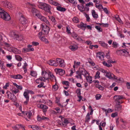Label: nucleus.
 Segmentation results:
<instances>
[{"label": "nucleus", "mask_w": 130, "mask_h": 130, "mask_svg": "<svg viewBox=\"0 0 130 130\" xmlns=\"http://www.w3.org/2000/svg\"><path fill=\"white\" fill-rule=\"evenodd\" d=\"M31 11L33 13H36L35 15L37 16L41 21L45 22L47 24H49V21L46 20V18L43 16H42L39 13V11L36 9L33 8L32 9Z\"/></svg>", "instance_id": "obj_1"}, {"label": "nucleus", "mask_w": 130, "mask_h": 130, "mask_svg": "<svg viewBox=\"0 0 130 130\" xmlns=\"http://www.w3.org/2000/svg\"><path fill=\"white\" fill-rule=\"evenodd\" d=\"M4 44L5 46V49L9 51L12 52L15 54H20L21 53V51L20 50L16 48L12 47L11 45L8 43L5 42Z\"/></svg>", "instance_id": "obj_2"}, {"label": "nucleus", "mask_w": 130, "mask_h": 130, "mask_svg": "<svg viewBox=\"0 0 130 130\" xmlns=\"http://www.w3.org/2000/svg\"><path fill=\"white\" fill-rule=\"evenodd\" d=\"M38 6L39 8L43 9L49 13H51L49 5L46 4L44 3H40Z\"/></svg>", "instance_id": "obj_3"}, {"label": "nucleus", "mask_w": 130, "mask_h": 130, "mask_svg": "<svg viewBox=\"0 0 130 130\" xmlns=\"http://www.w3.org/2000/svg\"><path fill=\"white\" fill-rule=\"evenodd\" d=\"M0 17L6 21H9L11 18L9 15L5 11L3 12H0Z\"/></svg>", "instance_id": "obj_4"}, {"label": "nucleus", "mask_w": 130, "mask_h": 130, "mask_svg": "<svg viewBox=\"0 0 130 130\" xmlns=\"http://www.w3.org/2000/svg\"><path fill=\"white\" fill-rule=\"evenodd\" d=\"M124 98V97L122 95H116L114 96V99L117 104L119 105L121 104L123 101V99Z\"/></svg>", "instance_id": "obj_5"}, {"label": "nucleus", "mask_w": 130, "mask_h": 130, "mask_svg": "<svg viewBox=\"0 0 130 130\" xmlns=\"http://www.w3.org/2000/svg\"><path fill=\"white\" fill-rule=\"evenodd\" d=\"M42 27V31L44 33L43 34L46 35L49 32L50 28L47 25H41Z\"/></svg>", "instance_id": "obj_6"}, {"label": "nucleus", "mask_w": 130, "mask_h": 130, "mask_svg": "<svg viewBox=\"0 0 130 130\" xmlns=\"http://www.w3.org/2000/svg\"><path fill=\"white\" fill-rule=\"evenodd\" d=\"M29 92L27 91H25L23 94L24 97L26 99V101L24 102V104L25 105L27 104L29 100Z\"/></svg>", "instance_id": "obj_7"}, {"label": "nucleus", "mask_w": 130, "mask_h": 130, "mask_svg": "<svg viewBox=\"0 0 130 130\" xmlns=\"http://www.w3.org/2000/svg\"><path fill=\"white\" fill-rule=\"evenodd\" d=\"M50 72L47 73L45 71L42 72V77L44 79L48 80L49 79Z\"/></svg>", "instance_id": "obj_8"}, {"label": "nucleus", "mask_w": 130, "mask_h": 130, "mask_svg": "<svg viewBox=\"0 0 130 130\" xmlns=\"http://www.w3.org/2000/svg\"><path fill=\"white\" fill-rule=\"evenodd\" d=\"M10 36L13 38L16 39L17 40L18 39L19 36L17 34V32L14 31H12L10 32Z\"/></svg>", "instance_id": "obj_9"}, {"label": "nucleus", "mask_w": 130, "mask_h": 130, "mask_svg": "<svg viewBox=\"0 0 130 130\" xmlns=\"http://www.w3.org/2000/svg\"><path fill=\"white\" fill-rule=\"evenodd\" d=\"M56 60L57 63L60 66L62 67H64L65 66V64L64 60L58 58H57Z\"/></svg>", "instance_id": "obj_10"}, {"label": "nucleus", "mask_w": 130, "mask_h": 130, "mask_svg": "<svg viewBox=\"0 0 130 130\" xmlns=\"http://www.w3.org/2000/svg\"><path fill=\"white\" fill-rule=\"evenodd\" d=\"M37 120L39 121H41L42 120L46 121L49 120L48 118L44 117L43 116H40L39 115H38L37 116Z\"/></svg>", "instance_id": "obj_11"}, {"label": "nucleus", "mask_w": 130, "mask_h": 130, "mask_svg": "<svg viewBox=\"0 0 130 130\" xmlns=\"http://www.w3.org/2000/svg\"><path fill=\"white\" fill-rule=\"evenodd\" d=\"M55 71L56 74L60 75H63L65 73V71L64 70L61 69H55Z\"/></svg>", "instance_id": "obj_12"}, {"label": "nucleus", "mask_w": 130, "mask_h": 130, "mask_svg": "<svg viewBox=\"0 0 130 130\" xmlns=\"http://www.w3.org/2000/svg\"><path fill=\"white\" fill-rule=\"evenodd\" d=\"M10 77L11 78L16 79H20L22 78H23V76L19 74L11 75Z\"/></svg>", "instance_id": "obj_13"}, {"label": "nucleus", "mask_w": 130, "mask_h": 130, "mask_svg": "<svg viewBox=\"0 0 130 130\" xmlns=\"http://www.w3.org/2000/svg\"><path fill=\"white\" fill-rule=\"evenodd\" d=\"M77 25L78 27L84 30L85 28L87 27L88 29H91V26L89 25Z\"/></svg>", "instance_id": "obj_14"}, {"label": "nucleus", "mask_w": 130, "mask_h": 130, "mask_svg": "<svg viewBox=\"0 0 130 130\" xmlns=\"http://www.w3.org/2000/svg\"><path fill=\"white\" fill-rule=\"evenodd\" d=\"M19 22L20 24H25L27 23V20L23 16H21L19 19Z\"/></svg>", "instance_id": "obj_15"}, {"label": "nucleus", "mask_w": 130, "mask_h": 130, "mask_svg": "<svg viewBox=\"0 0 130 130\" xmlns=\"http://www.w3.org/2000/svg\"><path fill=\"white\" fill-rule=\"evenodd\" d=\"M105 76L110 79H112L114 75L110 72L107 71L105 73Z\"/></svg>", "instance_id": "obj_16"}, {"label": "nucleus", "mask_w": 130, "mask_h": 130, "mask_svg": "<svg viewBox=\"0 0 130 130\" xmlns=\"http://www.w3.org/2000/svg\"><path fill=\"white\" fill-rule=\"evenodd\" d=\"M47 63L49 65L55 66H57V63L55 61L53 60H50L47 62Z\"/></svg>", "instance_id": "obj_17"}, {"label": "nucleus", "mask_w": 130, "mask_h": 130, "mask_svg": "<svg viewBox=\"0 0 130 130\" xmlns=\"http://www.w3.org/2000/svg\"><path fill=\"white\" fill-rule=\"evenodd\" d=\"M2 3L4 6L7 8H11L12 5L9 2H7V1H3Z\"/></svg>", "instance_id": "obj_18"}, {"label": "nucleus", "mask_w": 130, "mask_h": 130, "mask_svg": "<svg viewBox=\"0 0 130 130\" xmlns=\"http://www.w3.org/2000/svg\"><path fill=\"white\" fill-rule=\"evenodd\" d=\"M79 72L82 75H83L85 77L87 76L88 74L87 71L84 69H82L80 70Z\"/></svg>", "instance_id": "obj_19"}, {"label": "nucleus", "mask_w": 130, "mask_h": 130, "mask_svg": "<svg viewBox=\"0 0 130 130\" xmlns=\"http://www.w3.org/2000/svg\"><path fill=\"white\" fill-rule=\"evenodd\" d=\"M104 53L103 52H100L97 53L96 56L99 57L100 59H101L104 58Z\"/></svg>", "instance_id": "obj_20"}, {"label": "nucleus", "mask_w": 130, "mask_h": 130, "mask_svg": "<svg viewBox=\"0 0 130 130\" xmlns=\"http://www.w3.org/2000/svg\"><path fill=\"white\" fill-rule=\"evenodd\" d=\"M69 48L72 51H74L77 49L78 47L76 45H70L69 46Z\"/></svg>", "instance_id": "obj_21"}, {"label": "nucleus", "mask_w": 130, "mask_h": 130, "mask_svg": "<svg viewBox=\"0 0 130 130\" xmlns=\"http://www.w3.org/2000/svg\"><path fill=\"white\" fill-rule=\"evenodd\" d=\"M8 98L12 101H15L17 99L16 96L14 94H11V95L8 97Z\"/></svg>", "instance_id": "obj_22"}, {"label": "nucleus", "mask_w": 130, "mask_h": 130, "mask_svg": "<svg viewBox=\"0 0 130 130\" xmlns=\"http://www.w3.org/2000/svg\"><path fill=\"white\" fill-rule=\"evenodd\" d=\"M84 4H82V6H80L79 5L77 6V7L78 9L82 12H83L85 10V8L84 6L83 5Z\"/></svg>", "instance_id": "obj_23"}, {"label": "nucleus", "mask_w": 130, "mask_h": 130, "mask_svg": "<svg viewBox=\"0 0 130 130\" xmlns=\"http://www.w3.org/2000/svg\"><path fill=\"white\" fill-rule=\"evenodd\" d=\"M122 109V106L121 105H118V104H116L115 107V110L116 111H119L121 110Z\"/></svg>", "instance_id": "obj_24"}, {"label": "nucleus", "mask_w": 130, "mask_h": 130, "mask_svg": "<svg viewBox=\"0 0 130 130\" xmlns=\"http://www.w3.org/2000/svg\"><path fill=\"white\" fill-rule=\"evenodd\" d=\"M34 50V49L33 48H23L22 50V52H29L30 51H33Z\"/></svg>", "instance_id": "obj_25"}, {"label": "nucleus", "mask_w": 130, "mask_h": 130, "mask_svg": "<svg viewBox=\"0 0 130 130\" xmlns=\"http://www.w3.org/2000/svg\"><path fill=\"white\" fill-rule=\"evenodd\" d=\"M49 79L52 81L54 82V81H55V82H56L55 77L51 73Z\"/></svg>", "instance_id": "obj_26"}, {"label": "nucleus", "mask_w": 130, "mask_h": 130, "mask_svg": "<svg viewBox=\"0 0 130 130\" xmlns=\"http://www.w3.org/2000/svg\"><path fill=\"white\" fill-rule=\"evenodd\" d=\"M10 90L11 91L12 93L15 94L19 91V90L15 88H13L12 89H10Z\"/></svg>", "instance_id": "obj_27"}, {"label": "nucleus", "mask_w": 130, "mask_h": 130, "mask_svg": "<svg viewBox=\"0 0 130 130\" xmlns=\"http://www.w3.org/2000/svg\"><path fill=\"white\" fill-rule=\"evenodd\" d=\"M56 8L57 10L61 12L64 11L66 10V9L65 8L60 6H58Z\"/></svg>", "instance_id": "obj_28"}, {"label": "nucleus", "mask_w": 130, "mask_h": 130, "mask_svg": "<svg viewBox=\"0 0 130 130\" xmlns=\"http://www.w3.org/2000/svg\"><path fill=\"white\" fill-rule=\"evenodd\" d=\"M90 114L89 113H88L86 117L85 122L86 123H88L90 121Z\"/></svg>", "instance_id": "obj_29"}, {"label": "nucleus", "mask_w": 130, "mask_h": 130, "mask_svg": "<svg viewBox=\"0 0 130 130\" xmlns=\"http://www.w3.org/2000/svg\"><path fill=\"white\" fill-rule=\"evenodd\" d=\"M99 43L101 45V46L107 48V44L105 43L104 42L101 41H99Z\"/></svg>", "instance_id": "obj_30"}, {"label": "nucleus", "mask_w": 130, "mask_h": 130, "mask_svg": "<svg viewBox=\"0 0 130 130\" xmlns=\"http://www.w3.org/2000/svg\"><path fill=\"white\" fill-rule=\"evenodd\" d=\"M92 15L94 18H98V15L96 13L94 10H92Z\"/></svg>", "instance_id": "obj_31"}, {"label": "nucleus", "mask_w": 130, "mask_h": 130, "mask_svg": "<svg viewBox=\"0 0 130 130\" xmlns=\"http://www.w3.org/2000/svg\"><path fill=\"white\" fill-rule=\"evenodd\" d=\"M86 77L87 80L88 82L90 84L92 83V82L91 76L87 75Z\"/></svg>", "instance_id": "obj_32"}, {"label": "nucleus", "mask_w": 130, "mask_h": 130, "mask_svg": "<svg viewBox=\"0 0 130 130\" xmlns=\"http://www.w3.org/2000/svg\"><path fill=\"white\" fill-rule=\"evenodd\" d=\"M115 17L116 19L118 21L120 24H123L121 20L120 19V18L119 17V16L118 15L116 14L115 16Z\"/></svg>", "instance_id": "obj_33"}, {"label": "nucleus", "mask_w": 130, "mask_h": 130, "mask_svg": "<svg viewBox=\"0 0 130 130\" xmlns=\"http://www.w3.org/2000/svg\"><path fill=\"white\" fill-rule=\"evenodd\" d=\"M4 61L0 60V66L1 68L3 70L5 69L4 65Z\"/></svg>", "instance_id": "obj_34"}, {"label": "nucleus", "mask_w": 130, "mask_h": 130, "mask_svg": "<svg viewBox=\"0 0 130 130\" xmlns=\"http://www.w3.org/2000/svg\"><path fill=\"white\" fill-rule=\"evenodd\" d=\"M20 124H17L15 126L12 127L15 130H18L20 128Z\"/></svg>", "instance_id": "obj_35"}, {"label": "nucleus", "mask_w": 130, "mask_h": 130, "mask_svg": "<svg viewBox=\"0 0 130 130\" xmlns=\"http://www.w3.org/2000/svg\"><path fill=\"white\" fill-rule=\"evenodd\" d=\"M13 84L14 86H15L17 87V89H18L19 90L20 89V90H21L22 89V87L21 86L18 85L15 83H13Z\"/></svg>", "instance_id": "obj_36"}, {"label": "nucleus", "mask_w": 130, "mask_h": 130, "mask_svg": "<svg viewBox=\"0 0 130 130\" xmlns=\"http://www.w3.org/2000/svg\"><path fill=\"white\" fill-rule=\"evenodd\" d=\"M103 63L104 66L108 67H111L112 66L111 64H108L107 62L105 61L103 62Z\"/></svg>", "instance_id": "obj_37"}, {"label": "nucleus", "mask_w": 130, "mask_h": 130, "mask_svg": "<svg viewBox=\"0 0 130 130\" xmlns=\"http://www.w3.org/2000/svg\"><path fill=\"white\" fill-rule=\"evenodd\" d=\"M42 109H43V111L45 113L47 111V110L48 109V107L46 106L43 105Z\"/></svg>", "instance_id": "obj_38"}, {"label": "nucleus", "mask_w": 130, "mask_h": 130, "mask_svg": "<svg viewBox=\"0 0 130 130\" xmlns=\"http://www.w3.org/2000/svg\"><path fill=\"white\" fill-rule=\"evenodd\" d=\"M32 129L34 130H41V128L36 125H33Z\"/></svg>", "instance_id": "obj_39"}, {"label": "nucleus", "mask_w": 130, "mask_h": 130, "mask_svg": "<svg viewBox=\"0 0 130 130\" xmlns=\"http://www.w3.org/2000/svg\"><path fill=\"white\" fill-rule=\"evenodd\" d=\"M56 82L55 84L53 85L52 86L53 90L54 91L57 90L58 88V85L56 84Z\"/></svg>", "instance_id": "obj_40"}, {"label": "nucleus", "mask_w": 130, "mask_h": 130, "mask_svg": "<svg viewBox=\"0 0 130 130\" xmlns=\"http://www.w3.org/2000/svg\"><path fill=\"white\" fill-rule=\"evenodd\" d=\"M26 115H27V116L29 119H30L31 116L32 115V113L31 111H29L28 113H27Z\"/></svg>", "instance_id": "obj_41"}, {"label": "nucleus", "mask_w": 130, "mask_h": 130, "mask_svg": "<svg viewBox=\"0 0 130 130\" xmlns=\"http://www.w3.org/2000/svg\"><path fill=\"white\" fill-rule=\"evenodd\" d=\"M40 39L42 41L45 42L46 43L48 42L47 39L45 38V37L44 36L40 38Z\"/></svg>", "instance_id": "obj_42"}, {"label": "nucleus", "mask_w": 130, "mask_h": 130, "mask_svg": "<svg viewBox=\"0 0 130 130\" xmlns=\"http://www.w3.org/2000/svg\"><path fill=\"white\" fill-rule=\"evenodd\" d=\"M72 20L73 22L76 23H77L79 22L78 18L76 17H74Z\"/></svg>", "instance_id": "obj_43"}, {"label": "nucleus", "mask_w": 130, "mask_h": 130, "mask_svg": "<svg viewBox=\"0 0 130 130\" xmlns=\"http://www.w3.org/2000/svg\"><path fill=\"white\" fill-rule=\"evenodd\" d=\"M96 87L99 89L100 90H103L104 89V88L99 85H96Z\"/></svg>", "instance_id": "obj_44"}, {"label": "nucleus", "mask_w": 130, "mask_h": 130, "mask_svg": "<svg viewBox=\"0 0 130 130\" xmlns=\"http://www.w3.org/2000/svg\"><path fill=\"white\" fill-rule=\"evenodd\" d=\"M15 57L16 59L19 61H21L22 59V58L19 55H15Z\"/></svg>", "instance_id": "obj_45"}, {"label": "nucleus", "mask_w": 130, "mask_h": 130, "mask_svg": "<svg viewBox=\"0 0 130 130\" xmlns=\"http://www.w3.org/2000/svg\"><path fill=\"white\" fill-rule=\"evenodd\" d=\"M43 33H44L43 31H41L38 34V36L39 37V38H40L42 37H43V35H45L43 34Z\"/></svg>", "instance_id": "obj_46"}, {"label": "nucleus", "mask_w": 130, "mask_h": 130, "mask_svg": "<svg viewBox=\"0 0 130 130\" xmlns=\"http://www.w3.org/2000/svg\"><path fill=\"white\" fill-rule=\"evenodd\" d=\"M122 52H123L124 53L126 52L127 54L128 53V52L126 50L124 49L118 50L117 51V53H118V52L121 53Z\"/></svg>", "instance_id": "obj_47"}, {"label": "nucleus", "mask_w": 130, "mask_h": 130, "mask_svg": "<svg viewBox=\"0 0 130 130\" xmlns=\"http://www.w3.org/2000/svg\"><path fill=\"white\" fill-rule=\"evenodd\" d=\"M64 1L66 2L67 3H68L69 2L67 1H69L70 3L74 4L75 3V1L74 0H64Z\"/></svg>", "instance_id": "obj_48"}, {"label": "nucleus", "mask_w": 130, "mask_h": 130, "mask_svg": "<svg viewBox=\"0 0 130 130\" xmlns=\"http://www.w3.org/2000/svg\"><path fill=\"white\" fill-rule=\"evenodd\" d=\"M63 119H64V121L63 122V123H64L66 125L70 123V121L68 119H65L64 118H63Z\"/></svg>", "instance_id": "obj_49"}, {"label": "nucleus", "mask_w": 130, "mask_h": 130, "mask_svg": "<svg viewBox=\"0 0 130 130\" xmlns=\"http://www.w3.org/2000/svg\"><path fill=\"white\" fill-rule=\"evenodd\" d=\"M107 19H106L104 20H103L102 22L103 23L101 24L100 23H97L98 24H108L107 23Z\"/></svg>", "instance_id": "obj_50"}, {"label": "nucleus", "mask_w": 130, "mask_h": 130, "mask_svg": "<svg viewBox=\"0 0 130 130\" xmlns=\"http://www.w3.org/2000/svg\"><path fill=\"white\" fill-rule=\"evenodd\" d=\"M30 74L32 76H35L37 75V73L36 72L34 71H31Z\"/></svg>", "instance_id": "obj_51"}, {"label": "nucleus", "mask_w": 130, "mask_h": 130, "mask_svg": "<svg viewBox=\"0 0 130 130\" xmlns=\"http://www.w3.org/2000/svg\"><path fill=\"white\" fill-rule=\"evenodd\" d=\"M80 63V62H77L75 61H74V64L76 66V67H77L78 66H79Z\"/></svg>", "instance_id": "obj_52"}, {"label": "nucleus", "mask_w": 130, "mask_h": 130, "mask_svg": "<svg viewBox=\"0 0 130 130\" xmlns=\"http://www.w3.org/2000/svg\"><path fill=\"white\" fill-rule=\"evenodd\" d=\"M118 44L116 42H113L112 43V47L114 48H116Z\"/></svg>", "instance_id": "obj_53"}, {"label": "nucleus", "mask_w": 130, "mask_h": 130, "mask_svg": "<svg viewBox=\"0 0 130 130\" xmlns=\"http://www.w3.org/2000/svg\"><path fill=\"white\" fill-rule=\"evenodd\" d=\"M102 97V95L99 94L96 95L95 96L96 99L97 100H99Z\"/></svg>", "instance_id": "obj_54"}, {"label": "nucleus", "mask_w": 130, "mask_h": 130, "mask_svg": "<svg viewBox=\"0 0 130 130\" xmlns=\"http://www.w3.org/2000/svg\"><path fill=\"white\" fill-rule=\"evenodd\" d=\"M95 28L98 30L99 32H101L102 31V29L101 28L100 26H96Z\"/></svg>", "instance_id": "obj_55"}, {"label": "nucleus", "mask_w": 130, "mask_h": 130, "mask_svg": "<svg viewBox=\"0 0 130 130\" xmlns=\"http://www.w3.org/2000/svg\"><path fill=\"white\" fill-rule=\"evenodd\" d=\"M66 31L67 32V33L69 34H70L71 33L70 31V28L69 26H68L66 27Z\"/></svg>", "instance_id": "obj_56"}, {"label": "nucleus", "mask_w": 130, "mask_h": 130, "mask_svg": "<svg viewBox=\"0 0 130 130\" xmlns=\"http://www.w3.org/2000/svg\"><path fill=\"white\" fill-rule=\"evenodd\" d=\"M96 8H98L99 9H103V7L102 5L99 4L98 5H96Z\"/></svg>", "instance_id": "obj_57"}, {"label": "nucleus", "mask_w": 130, "mask_h": 130, "mask_svg": "<svg viewBox=\"0 0 130 130\" xmlns=\"http://www.w3.org/2000/svg\"><path fill=\"white\" fill-rule=\"evenodd\" d=\"M9 83H7L6 84L5 86L3 87V89H7L8 87L9 86Z\"/></svg>", "instance_id": "obj_58"}, {"label": "nucleus", "mask_w": 130, "mask_h": 130, "mask_svg": "<svg viewBox=\"0 0 130 130\" xmlns=\"http://www.w3.org/2000/svg\"><path fill=\"white\" fill-rule=\"evenodd\" d=\"M81 90L80 89H78L76 90V92L77 94V95H80L81 94Z\"/></svg>", "instance_id": "obj_59"}, {"label": "nucleus", "mask_w": 130, "mask_h": 130, "mask_svg": "<svg viewBox=\"0 0 130 130\" xmlns=\"http://www.w3.org/2000/svg\"><path fill=\"white\" fill-rule=\"evenodd\" d=\"M76 73L77 74V75H78V76L79 77V78L80 79H82V74L80 73L79 71H76Z\"/></svg>", "instance_id": "obj_60"}, {"label": "nucleus", "mask_w": 130, "mask_h": 130, "mask_svg": "<svg viewBox=\"0 0 130 130\" xmlns=\"http://www.w3.org/2000/svg\"><path fill=\"white\" fill-rule=\"evenodd\" d=\"M62 83L67 86H69V83L67 81H63L62 82Z\"/></svg>", "instance_id": "obj_61"}, {"label": "nucleus", "mask_w": 130, "mask_h": 130, "mask_svg": "<svg viewBox=\"0 0 130 130\" xmlns=\"http://www.w3.org/2000/svg\"><path fill=\"white\" fill-rule=\"evenodd\" d=\"M100 74V72L99 71H97L95 77L96 78L100 77L99 75Z\"/></svg>", "instance_id": "obj_62"}, {"label": "nucleus", "mask_w": 130, "mask_h": 130, "mask_svg": "<svg viewBox=\"0 0 130 130\" xmlns=\"http://www.w3.org/2000/svg\"><path fill=\"white\" fill-rule=\"evenodd\" d=\"M118 115V113L117 112H115V113H113L111 115V117L114 118L117 116Z\"/></svg>", "instance_id": "obj_63"}, {"label": "nucleus", "mask_w": 130, "mask_h": 130, "mask_svg": "<svg viewBox=\"0 0 130 130\" xmlns=\"http://www.w3.org/2000/svg\"><path fill=\"white\" fill-rule=\"evenodd\" d=\"M44 85V83L43 82H41L40 84L38 85L37 87L39 88H41L43 87V85Z\"/></svg>", "instance_id": "obj_64"}]
</instances>
